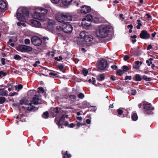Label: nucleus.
Here are the masks:
<instances>
[{
	"label": "nucleus",
	"mask_w": 158,
	"mask_h": 158,
	"mask_svg": "<svg viewBox=\"0 0 158 158\" xmlns=\"http://www.w3.org/2000/svg\"><path fill=\"white\" fill-rule=\"evenodd\" d=\"M31 103H30L29 105H30L29 106H28L27 107V110L30 111H34L36 110V109L35 108V107L33 106H31Z\"/></svg>",
	"instance_id": "obj_23"
},
{
	"label": "nucleus",
	"mask_w": 158,
	"mask_h": 158,
	"mask_svg": "<svg viewBox=\"0 0 158 158\" xmlns=\"http://www.w3.org/2000/svg\"><path fill=\"white\" fill-rule=\"evenodd\" d=\"M139 35L140 38L145 40L148 39L150 37V34L145 30H143L141 31Z\"/></svg>",
	"instance_id": "obj_12"
},
{
	"label": "nucleus",
	"mask_w": 158,
	"mask_h": 158,
	"mask_svg": "<svg viewBox=\"0 0 158 158\" xmlns=\"http://www.w3.org/2000/svg\"><path fill=\"white\" fill-rule=\"evenodd\" d=\"M131 118L133 120L135 121L138 119V116L136 113H133L132 114Z\"/></svg>",
	"instance_id": "obj_24"
},
{
	"label": "nucleus",
	"mask_w": 158,
	"mask_h": 158,
	"mask_svg": "<svg viewBox=\"0 0 158 158\" xmlns=\"http://www.w3.org/2000/svg\"><path fill=\"white\" fill-rule=\"evenodd\" d=\"M31 22L33 26L37 27H41V23L38 21L35 20H32Z\"/></svg>",
	"instance_id": "obj_16"
},
{
	"label": "nucleus",
	"mask_w": 158,
	"mask_h": 158,
	"mask_svg": "<svg viewBox=\"0 0 158 158\" xmlns=\"http://www.w3.org/2000/svg\"><path fill=\"white\" fill-rule=\"evenodd\" d=\"M81 10V14H85L88 13L89 11V7L88 6H85L82 7Z\"/></svg>",
	"instance_id": "obj_17"
},
{
	"label": "nucleus",
	"mask_w": 158,
	"mask_h": 158,
	"mask_svg": "<svg viewBox=\"0 0 158 158\" xmlns=\"http://www.w3.org/2000/svg\"><path fill=\"white\" fill-rule=\"evenodd\" d=\"M5 58H2L1 59V61L2 62V65H4L5 64Z\"/></svg>",
	"instance_id": "obj_55"
},
{
	"label": "nucleus",
	"mask_w": 158,
	"mask_h": 158,
	"mask_svg": "<svg viewBox=\"0 0 158 158\" xmlns=\"http://www.w3.org/2000/svg\"><path fill=\"white\" fill-rule=\"evenodd\" d=\"M139 108H141L142 106L144 113L145 114H151L153 113L152 111L154 109L151 104L148 102L145 101L142 102L139 104L138 105Z\"/></svg>",
	"instance_id": "obj_4"
},
{
	"label": "nucleus",
	"mask_w": 158,
	"mask_h": 158,
	"mask_svg": "<svg viewBox=\"0 0 158 158\" xmlns=\"http://www.w3.org/2000/svg\"><path fill=\"white\" fill-rule=\"evenodd\" d=\"M64 32L66 33H71L73 31V27L69 23H64Z\"/></svg>",
	"instance_id": "obj_11"
},
{
	"label": "nucleus",
	"mask_w": 158,
	"mask_h": 158,
	"mask_svg": "<svg viewBox=\"0 0 158 158\" xmlns=\"http://www.w3.org/2000/svg\"><path fill=\"white\" fill-rule=\"evenodd\" d=\"M58 69H59L60 70V71H62L63 69H64V66L63 64H59L58 65Z\"/></svg>",
	"instance_id": "obj_40"
},
{
	"label": "nucleus",
	"mask_w": 158,
	"mask_h": 158,
	"mask_svg": "<svg viewBox=\"0 0 158 158\" xmlns=\"http://www.w3.org/2000/svg\"><path fill=\"white\" fill-rule=\"evenodd\" d=\"M85 124L81 123H80L79 122H77V126L78 127H79L80 126L84 125Z\"/></svg>",
	"instance_id": "obj_59"
},
{
	"label": "nucleus",
	"mask_w": 158,
	"mask_h": 158,
	"mask_svg": "<svg viewBox=\"0 0 158 158\" xmlns=\"http://www.w3.org/2000/svg\"><path fill=\"white\" fill-rule=\"evenodd\" d=\"M110 79L112 81H114L116 80V77L114 76H111Z\"/></svg>",
	"instance_id": "obj_58"
},
{
	"label": "nucleus",
	"mask_w": 158,
	"mask_h": 158,
	"mask_svg": "<svg viewBox=\"0 0 158 158\" xmlns=\"http://www.w3.org/2000/svg\"><path fill=\"white\" fill-rule=\"evenodd\" d=\"M92 79V80H91V79H89V83L91 82L92 84L94 85L96 81L95 79L93 77Z\"/></svg>",
	"instance_id": "obj_50"
},
{
	"label": "nucleus",
	"mask_w": 158,
	"mask_h": 158,
	"mask_svg": "<svg viewBox=\"0 0 158 158\" xmlns=\"http://www.w3.org/2000/svg\"><path fill=\"white\" fill-rule=\"evenodd\" d=\"M82 73L84 75L86 76L88 74V71L85 69H84L82 71Z\"/></svg>",
	"instance_id": "obj_35"
},
{
	"label": "nucleus",
	"mask_w": 158,
	"mask_h": 158,
	"mask_svg": "<svg viewBox=\"0 0 158 158\" xmlns=\"http://www.w3.org/2000/svg\"><path fill=\"white\" fill-rule=\"evenodd\" d=\"M142 64V62L139 61L138 60L137 61L135 62V64L133 66V68L136 69H138L140 68L139 64L141 65Z\"/></svg>",
	"instance_id": "obj_18"
},
{
	"label": "nucleus",
	"mask_w": 158,
	"mask_h": 158,
	"mask_svg": "<svg viewBox=\"0 0 158 158\" xmlns=\"http://www.w3.org/2000/svg\"><path fill=\"white\" fill-rule=\"evenodd\" d=\"M47 12L48 10L46 9L38 7L35 9V12L32 16L35 19L44 21L46 20V16Z\"/></svg>",
	"instance_id": "obj_1"
},
{
	"label": "nucleus",
	"mask_w": 158,
	"mask_h": 158,
	"mask_svg": "<svg viewBox=\"0 0 158 158\" xmlns=\"http://www.w3.org/2000/svg\"><path fill=\"white\" fill-rule=\"evenodd\" d=\"M70 157L71 154L68 152L66 151L64 155L63 158H70Z\"/></svg>",
	"instance_id": "obj_27"
},
{
	"label": "nucleus",
	"mask_w": 158,
	"mask_h": 158,
	"mask_svg": "<svg viewBox=\"0 0 158 158\" xmlns=\"http://www.w3.org/2000/svg\"><path fill=\"white\" fill-rule=\"evenodd\" d=\"M54 111L56 114H57L59 113L58 107H56V108L55 110Z\"/></svg>",
	"instance_id": "obj_64"
},
{
	"label": "nucleus",
	"mask_w": 158,
	"mask_h": 158,
	"mask_svg": "<svg viewBox=\"0 0 158 158\" xmlns=\"http://www.w3.org/2000/svg\"><path fill=\"white\" fill-rule=\"evenodd\" d=\"M78 97L79 98L82 99L84 98V95L83 94L80 93L78 94Z\"/></svg>",
	"instance_id": "obj_44"
},
{
	"label": "nucleus",
	"mask_w": 158,
	"mask_h": 158,
	"mask_svg": "<svg viewBox=\"0 0 158 158\" xmlns=\"http://www.w3.org/2000/svg\"><path fill=\"white\" fill-rule=\"evenodd\" d=\"M143 79L146 80L147 81H151V78L148 77L146 75H144L142 77Z\"/></svg>",
	"instance_id": "obj_34"
},
{
	"label": "nucleus",
	"mask_w": 158,
	"mask_h": 158,
	"mask_svg": "<svg viewBox=\"0 0 158 158\" xmlns=\"http://www.w3.org/2000/svg\"><path fill=\"white\" fill-rule=\"evenodd\" d=\"M123 72L121 69H119L116 71V74L121 76L123 74Z\"/></svg>",
	"instance_id": "obj_30"
},
{
	"label": "nucleus",
	"mask_w": 158,
	"mask_h": 158,
	"mask_svg": "<svg viewBox=\"0 0 158 158\" xmlns=\"http://www.w3.org/2000/svg\"><path fill=\"white\" fill-rule=\"evenodd\" d=\"M18 93L17 92H14L13 93H10L9 96H13L15 95H17Z\"/></svg>",
	"instance_id": "obj_57"
},
{
	"label": "nucleus",
	"mask_w": 158,
	"mask_h": 158,
	"mask_svg": "<svg viewBox=\"0 0 158 158\" xmlns=\"http://www.w3.org/2000/svg\"><path fill=\"white\" fill-rule=\"evenodd\" d=\"M25 43L27 45L29 44L30 43V41L29 39H26L24 40Z\"/></svg>",
	"instance_id": "obj_45"
},
{
	"label": "nucleus",
	"mask_w": 158,
	"mask_h": 158,
	"mask_svg": "<svg viewBox=\"0 0 158 158\" xmlns=\"http://www.w3.org/2000/svg\"><path fill=\"white\" fill-rule=\"evenodd\" d=\"M130 58L129 56L128 55H126L124 57V60L125 61L127 60Z\"/></svg>",
	"instance_id": "obj_53"
},
{
	"label": "nucleus",
	"mask_w": 158,
	"mask_h": 158,
	"mask_svg": "<svg viewBox=\"0 0 158 158\" xmlns=\"http://www.w3.org/2000/svg\"><path fill=\"white\" fill-rule=\"evenodd\" d=\"M117 111L118 115L119 116H121L123 113V111L120 109H118L117 110Z\"/></svg>",
	"instance_id": "obj_38"
},
{
	"label": "nucleus",
	"mask_w": 158,
	"mask_h": 158,
	"mask_svg": "<svg viewBox=\"0 0 158 158\" xmlns=\"http://www.w3.org/2000/svg\"><path fill=\"white\" fill-rule=\"evenodd\" d=\"M105 78V76L103 74H101L98 75L97 77V79L100 81H103Z\"/></svg>",
	"instance_id": "obj_20"
},
{
	"label": "nucleus",
	"mask_w": 158,
	"mask_h": 158,
	"mask_svg": "<svg viewBox=\"0 0 158 158\" xmlns=\"http://www.w3.org/2000/svg\"><path fill=\"white\" fill-rule=\"evenodd\" d=\"M87 103L86 102H83L81 104V108L82 109H84L87 107Z\"/></svg>",
	"instance_id": "obj_31"
},
{
	"label": "nucleus",
	"mask_w": 158,
	"mask_h": 158,
	"mask_svg": "<svg viewBox=\"0 0 158 158\" xmlns=\"http://www.w3.org/2000/svg\"><path fill=\"white\" fill-rule=\"evenodd\" d=\"M153 59L152 58H150L149 60H147L146 63L149 66H150L151 64H152V61Z\"/></svg>",
	"instance_id": "obj_33"
},
{
	"label": "nucleus",
	"mask_w": 158,
	"mask_h": 158,
	"mask_svg": "<svg viewBox=\"0 0 158 158\" xmlns=\"http://www.w3.org/2000/svg\"><path fill=\"white\" fill-rule=\"evenodd\" d=\"M7 9V4L6 1L1 0L0 1V9L6 10Z\"/></svg>",
	"instance_id": "obj_15"
},
{
	"label": "nucleus",
	"mask_w": 158,
	"mask_h": 158,
	"mask_svg": "<svg viewBox=\"0 0 158 158\" xmlns=\"http://www.w3.org/2000/svg\"><path fill=\"white\" fill-rule=\"evenodd\" d=\"M55 19L58 22L64 23H65V21H71L73 17L69 13L60 12L56 14Z\"/></svg>",
	"instance_id": "obj_2"
},
{
	"label": "nucleus",
	"mask_w": 158,
	"mask_h": 158,
	"mask_svg": "<svg viewBox=\"0 0 158 158\" xmlns=\"http://www.w3.org/2000/svg\"><path fill=\"white\" fill-rule=\"evenodd\" d=\"M43 40H44V41L43 42H44V43H45V44H46V42H45V41H46V40H49V38L47 37H44L43 38Z\"/></svg>",
	"instance_id": "obj_60"
},
{
	"label": "nucleus",
	"mask_w": 158,
	"mask_h": 158,
	"mask_svg": "<svg viewBox=\"0 0 158 158\" xmlns=\"http://www.w3.org/2000/svg\"><path fill=\"white\" fill-rule=\"evenodd\" d=\"M28 15L27 9L25 7H21L17 10L16 13V18L19 20L24 21V15Z\"/></svg>",
	"instance_id": "obj_5"
},
{
	"label": "nucleus",
	"mask_w": 158,
	"mask_h": 158,
	"mask_svg": "<svg viewBox=\"0 0 158 158\" xmlns=\"http://www.w3.org/2000/svg\"><path fill=\"white\" fill-rule=\"evenodd\" d=\"M14 58L16 60H20L21 59V57L18 55H16L14 56Z\"/></svg>",
	"instance_id": "obj_43"
},
{
	"label": "nucleus",
	"mask_w": 158,
	"mask_h": 158,
	"mask_svg": "<svg viewBox=\"0 0 158 158\" xmlns=\"http://www.w3.org/2000/svg\"><path fill=\"white\" fill-rule=\"evenodd\" d=\"M141 80V78L140 75L138 74H136L135 75V80L136 81H140Z\"/></svg>",
	"instance_id": "obj_25"
},
{
	"label": "nucleus",
	"mask_w": 158,
	"mask_h": 158,
	"mask_svg": "<svg viewBox=\"0 0 158 158\" xmlns=\"http://www.w3.org/2000/svg\"><path fill=\"white\" fill-rule=\"evenodd\" d=\"M89 22L94 23L99 22L98 14L97 12L91 9L89 6Z\"/></svg>",
	"instance_id": "obj_7"
},
{
	"label": "nucleus",
	"mask_w": 158,
	"mask_h": 158,
	"mask_svg": "<svg viewBox=\"0 0 158 158\" xmlns=\"http://www.w3.org/2000/svg\"><path fill=\"white\" fill-rule=\"evenodd\" d=\"M69 98L72 100H76V96L74 95H71L69 96Z\"/></svg>",
	"instance_id": "obj_48"
},
{
	"label": "nucleus",
	"mask_w": 158,
	"mask_h": 158,
	"mask_svg": "<svg viewBox=\"0 0 158 158\" xmlns=\"http://www.w3.org/2000/svg\"><path fill=\"white\" fill-rule=\"evenodd\" d=\"M6 75V73L4 72L3 71H0V77L5 76Z\"/></svg>",
	"instance_id": "obj_41"
},
{
	"label": "nucleus",
	"mask_w": 158,
	"mask_h": 158,
	"mask_svg": "<svg viewBox=\"0 0 158 158\" xmlns=\"http://www.w3.org/2000/svg\"><path fill=\"white\" fill-rule=\"evenodd\" d=\"M40 63V62L39 61H36L35 63L33 64V66L35 67H36L37 65Z\"/></svg>",
	"instance_id": "obj_51"
},
{
	"label": "nucleus",
	"mask_w": 158,
	"mask_h": 158,
	"mask_svg": "<svg viewBox=\"0 0 158 158\" xmlns=\"http://www.w3.org/2000/svg\"><path fill=\"white\" fill-rule=\"evenodd\" d=\"M80 36L81 39L88 42L87 40L89 39V33L85 31H82L80 34Z\"/></svg>",
	"instance_id": "obj_14"
},
{
	"label": "nucleus",
	"mask_w": 158,
	"mask_h": 158,
	"mask_svg": "<svg viewBox=\"0 0 158 158\" xmlns=\"http://www.w3.org/2000/svg\"><path fill=\"white\" fill-rule=\"evenodd\" d=\"M41 96L40 95H35L34 97L32 102L34 105L40 104L41 103Z\"/></svg>",
	"instance_id": "obj_13"
},
{
	"label": "nucleus",
	"mask_w": 158,
	"mask_h": 158,
	"mask_svg": "<svg viewBox=\"0 0 158 158\" xmlns=\"http://www.w3.org/2000/svg\"><path fill=\"white\" fill-rule=\"evenodd\" d=\"M111 68L114 70H116L118 67L116 65H113L111 66Z\"/></svg>",
	"instance_id": "obj_56"
},
{
	"label": "nucleus",
	"mask_w": 158,
	"mask_h": 158,
	"mask_svg": "<svg viewBox=\"0 0 158 158\" xmlns=\"http://www.w3.org/2000/svg\"><path fill=\"white\" fill-rule=\"evenodd\" d=\"M73 0H62L63 4L65 6L68 5Z\"/></svg>",
	"instance_id": "obj_22"
},
{
	"label": "nucleus",
	"mask_w": 158,
	"mask_h": 158,
	"mask_svg": "<svg viewBox=\"0 0 158 158\" xmlns=\"http://www.w3.org/2000/svg\"><path fill=\"white\" fill-rule=\"evenodd\" d=\"M156 32H154L153 33H152L151 35L152 36V38H154L155 37L156 35Z\"/></svg>",
	"instance_id": "obj_63"
},
{
	"label": "nucleus",
	"mask_w": 158,
	"mask_h": 158,
	"mask_svg": "<svg viewBox=\"0 0 158 158\" xmlns=\"http://www.w3.org/2000/svg\"><path fill=\"white\" fill-rule=\"evenodd\" d=\"M16 88V89H18L19 90H20L22 89L23 88V86L21 84H19L18 85H16L14 86Z\"/></svg>",
	"instance_id": "obj_36"
},
{
	"label": "nucleus",
	"mask_w": 158,
	"mask_h": 158,
	"mask_svg": "<svg viewBox=\"0 0 158 158\" xmlns=\"http://www.w3.org/2000/svg\"><path fill=\"white\" fill-rule=\"evenodd\" d=\"M95 106H89V110L91 111L95 112L97 110Z\"/></svg>",
	"instance_id": "obj_26"
},
{
	"label": "nucleus",
	"mask_w": 158,
	"mask_h": 158,
	"mask_svg": "<svg viewBox=\"0 0 158 158\" xmlns=\"http://www.w3.org/2000/svg\"><path fill=\"white\" fill-rule=\"evenodd\" d=\"M137 22L138 23V25L136 26V28L138 29H139L140 28V27L142 26L141 21L140 19H138Z\"/></svg>",
	"instance_id": "obj_29"
},
{
	"label": "nucleus",
	"mask_w": 158,
	"mask_h": 158,
	"mask_svg": "<svg viewBox=\"0 0 158 158\" xmlns=\"http://www.w3.org/2000/svg\"><path fill=\"white\" fill-rule=\"evenodd\" d=\"M64 117L62 116L61 117L59 121H57V122L56 123V124L58 125L59 127H60V126L61 125L60 122L61 121L63 120V121L64 120Z\"/></svg>",
	"instance_id": "obj_32"
},
{
	"label": "nucleus",
	"mask_w": 158,
	"mask_h": 158,
	"mask_svg": "<svg viewBox=\"0 0 158 158\" xmlns=\"http://www.w3.org/2000/svg\"><path fill=\"white\" fill-rule=\"evenodd\" d=\"M146 16L147 17L148 20H151L152 19V16L150 15L149 13H146Z\"/></svg>",
	"instance_id": "obj_42"
},
{
	"label": "nucleus",
	"mask_w": 158,
	"mask_h": 158,
	"mask_svg": "<svg viewBox=\"0 0 158 158\" xmlns=\"http://www.w3.org/2000/svg\"><path fill=\"white\" fill-rule=\"evenodd\" d=\"M75 126V125L73 123L70 124L69 125V127L71 128H73Z\"/></svg>",
	"instance_id": "obj_62"
},
{
	"label": "nucleus",
	"mask_w": 158,
	"mask_h": 158,
	"mask_svg": "<svg viewBox=\"0 0 158 158\" xmlns=\"http://www.w3.org/2000/svg\"><path fill=\"white\" fill-rule=\"evenodd\" d=\"M51 2L53 3L56 4L58 3L60 0H51Z\"/></svg>",
	"instance_id": "obj_52"
},
{
	"label": "nucleus",
	"mask_w": 158,
	"mask_h": 158,
	"mask_svg": "<svg viewBox=\"0 0 158 158\" xmlns=\"http://www.w3.org/2000/svg\"><path fill=\"white\" fill-rule=\"evenodd\" d=\"M55 59L56 60L60 61L62 60L63 58L61 56H59V57H55Z\"/></svg>",
	"instance_id": "obj_49"
},
{
	"label": "nucleus",
	"mask_w": 158,
	"mask_h": 158,
	"mask_svg": "<svg viewBox=\"0 0 158 158\" xmlns=\"http://www.w3.org/2000/svg\"><path fill=\"white\" fill-rule=\"evenodd\" d=\"M43 117L44 118H48L49 117V114L48 111L44 112L42 115Z\"/></svg>",
	"instance_id": "obj_28"
},
{
	"label": "nucleus",
	"mask_w": 158,
	"mask_h": 158,
	"mask_svg": "<svg viewBox=\"0 0 158 158\" xmlns=\"http://www.w3.org/2000/svg\"><path fill=\"white\" fill-rule=\"evenodd\" d=\"M38 89L39 90L38 91V93H44V88L42 87H39L38 88Z\"/></svg>",
	"instance_id": "obj_39"
},
{
	"label": "nucleus",
	"mask_w": 158,
	"mask_h": 158,
	"mask_svg": "<svg viewBox=\"0 0 158 158\" xmlns=\"http://www.w3.org/2000/svg\"><path fill=\"white\" fill-rule=\"evenodd\" d=\"M33 48L30 46L25 45H21L19 46L18 51L22 52H31Z\"/></svg>",
	"instance_id": "obj_8"
},
{
	"label": "nucleus",
	"mask_w": 158,
	"mask_h": 158,
	"mask_svg": "<svg viewBox=\"0 0 158 158\" xmlns=\"http://www.w3.org/2000/svg\"><path fill=\"white\" fill-rule=\"evenodd\" d=\"M64 24H60L56 26V29L58 31H64Z\"/></svg>",
	"instance_id": "obj_21"
},
{
	"label": "nucleus",
	"mask_w": 158,
	"mask_h": 158,
	"mask_svg": "<svg viewBox=\"0 0 158 158\" xmlns=\"http://www.w3.org/2000/svg\"><path fill=\"white\" fill-rule=\"evenodd\" d=\"M6 101V98L4 97H0V103H4Z\"/></svg>",
	"instance_id": "obj_37"
},
{
	"label": "nucleus",
	"mask_w": 158,
	"mask_h": 158,
	"mask_svg": "<svg viewBox=\"0 0 158 158\" xmlns=\"http://www.w3.org/2000/svg\"><path fill=\"white\" fill-rule=\"evenodd\" d=\"M82 27L86 29L89 28V15H87L86 17L83 19L81 22Z\"/></svg>",
	"instance_id": "obj_10"
},
{
	"label": "nucleus",
	"mask_w": 158,
	"mask_h": 158,
	"mask_svg": "<svg viewBox=\"0 0 158 158\" xmlns=\"http://www.w3.org/2000/svg\"><path fill=\"white\" fill-rule=\"evenodd\" d=\"M109 31V29L107 25H102L97 29L96 34L98 37L104 38L108 36Z\"/></svg>",
	"instance_id": "obj_3"
},
{
	"label": "nucleus",
	"mask_w": 158,
	"mask_h": 158,
	"mask_svg": "<svg viewBox=\"0 0 158 158\" xmlns=\"http://www.w3.org/2000/svg\"><path fill=\"white\" fill-rule=\"evenodd\" d=\"M131 94L133 95H135L136 94V91L134 89H132L131 91Z\"/></svg>",
	"instance_id": "obj_47"
},
{
	"label": "nucleus",
	"mask_w": 158,
	"mask_h": 158,
	"mask_svg": "<svg viewBox=\"0 0 158 158\" xmlns=\"http://www.w3.org/2000/svg\"><path fill=\"white\" fill-rule=\"evenodd\" d=\"M152 48V46L151 44H150L148 46L147 48V49L148 50H150Z\"/></svg>",
	"instance_id": "obj_61"
},
{
	"label": "nucleus",
	"mask_w": 158,
	"mask_h": 158,
	"mask_svg": "<svg viewBox=\"0 0 158 158\" xmlns=\"http://www.w3.org/2000/svg\"><path fill=\"white\" fill-rule=\"evenodd\" d=\"M132 78V77L131 76H126L125 77V80H131Z\"/></svg>",
	"instance_id": "obj_54"
},
{
	"label": "nucleus",
	"mask_w": 158,
	"mask_h": 158,
	"mask_svg": "<svg viewBox=\"0 0 158 158\" xmlns=\"http://www.w3.org/2000/svg\"><path fill=\"white\" fill-rule=\"evenodd\" d=\"M8 92L4 89H0V95L6 96L8 95Z\"/></svg>",
	"instance_id": "obj_19"
},
{
	"label": "nucleus",
	"mask_w": 158,
	"mask_h": 158,
	"mask_svg": "<svg viewBox=\"0 0 158 158\" xmlns=\"http://www.w3.org/2000/svg\"><path fill=\"white\" fill-rule=\"evenodd\" d=\"M31 42L33 45L35 46H40L41 47L40 48L41 50L43 49L46 47V45L44 42H42L41 39L37 36L32 37L31 38Z\"/></svg>",
	"instance_id": "obj_6"
},
{
	"label": "nucleus",
	"mask_w": 158,
	"mask_h": 158,
	"mask_svg": "<svg viewBox=\"0 0 158 158\" xmlns=\"http://www.w3.org/2000/svg\"><path fill=\"white\" fill-rule=\"evenodd\" d=\"M107 61L104 59H102L98 61V67L99 69L104 70L107 67Z\"/></svg>",
	"instance_id": "obj_9"
},
{
	"label": "nucleus",
	"mask_w": 158,
	"mask_h": 158,
	"mask_svg": "<svg viewBox=\"0 0 158 158\" xmlns=\"http://www.w3.org/2000/svg\"><path fill=\"white\" fill-rule=\"evenodd\" d=\"M129 70L128 67L126 65H124L123 66V71L127 72Z\"/></svg>",
	"instance_id": "obj_46"
}]
</instances>
